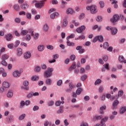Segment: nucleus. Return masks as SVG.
Wrapping results in <instances>:
<instances>
[{"mask_svg": "<svg viewBox=\"0 0 126 126\" xmlns=\"http://www.w3.org/2000/svg\"><path fill=\"white\" fill-rule=\"evenodd\" d=\"M53 72V68L48 67L44 73V77L46 78L51 77L52 76V74Z\"/></svg>", "mask_w": 126, "mask_h": 126, "instance_id": "f257e3e1", "label": "nucleus"}, {"mask_svg": "<svg viewBox=\"0 0 126 126\" xmlns=\"http://www.w3.org/2000/svg\"><path fill=\"white\" fill-rule=\"evenodd\" d=\"M45 1H47V0H42L40 2H38L35 4V7L37 8H41L42 6H44Z\"/></svg>", "mask_w": 126, "mask_h": 126, "instance_id": "f03ea898", "label": "nucleus"}, {"mask_svg": "<svg viewBox=\"0 0 126 126\" xmlns=\"http://www.w3.org/2000/svg\"><path fill=\"white\" fill-rule=\"evenodd\" d=\"M74 88H75V86L73 85L72 82H70L69 83V89L65 90V91L68 93L69 92H71V91H72V89H74Z\"/></svg>", "mask_w": 126, "mask_h": 126, "instance_id": "7ed1b4c3", "label": "nucleus"}, {"mask_svg": "<svg viewBox=\"0 0 126 126\" xmlns=\"http://www.w3.org/2000/svg\"><path fill=\"white\" fill-rule=\"evenodd\" d=\"M103 36L102 35H99L96 36L93 40V43H96L97 41H99V42H102L103 40Z\"/></svg>", "mask_w": 126, "mask_h": 126, "instance_id": "20e7f679", "label": "nucleus"}, {"mask_svg": "<svg viewBox=\"0 0 126 126\" xmlns=\"http://www.w3.org/2000/svg\"><path fill=\"white\" fill-rule=\"evenodd\" d=\"M118 20H120V16L118 14L114 15L113 16V18L111 19V21L112 23H115V22H117Z\"/></svg>", "mask_w": 126, "mask_h": 126, "instance_id": "39448f33", "label": "nucleus"}, {"mask_svg": "<svg viewBox=\"0 0 126 126\" xmlns=\"http://www.w3.org/2000/svg\"><path fill=\"white\" fill-rule=\"evenodd\" d=\"M77 51H79V54H83L85 52V49L82 48V46H78L76 48Z\"/></svg>", "mask_w": 126, "mask_h": 126, "instance_id": "423d86ee", "label": "nucleus"}, {"mask_svg": "<svg viewBox=\"0 0 126 126\" xmlns=\"http://www.w3.org/2000/svg\"><path fill=\"white\" fill-rule=\"evenodd\" d=\"M97 12V7L96 5H92L91 7V13L94 14Z\"/></svg>", "mask_w": 126, "mask_h": 126, "instance_id": "0eeeda50", "label": "nucleus"}, {"mask_svg": "<svg viewBox=\"0 0 126 126\" xmlns=\"http://www.w3.org/2000/svg\"><path fill=\"white\" fill-rule=\"evenodd\" d=\"M86 27L85 26H82L80 27L77 28L76 30V32H77V33H81V32H82V31H84V30H85Z\"/></svg>", "mask_w": 126, "mask_h": 126, "instance_id": "6e6552de", "label": "nucleus"}, {"mask_svg": "<svg viewBox=\"0 0 126 126\" xmlns=\"http://www.w3.org/2000/svg\"><path fill=\"white\" fill-rule=\"evenodd\" d=\"M24 58L26 60H28V59H30L31 58V53L29 51H27L24 54Z\"/></svg>", "mask_w": 126, "mask_h": 126, "instance_id": "1a4fd4ad", "label": "nucleus"}, {"mask_svg": "<svg viewBox=\"0 0 126 126\" xmlns=\"http://www.w3.org/2000/svg\"><path fill=\"white\" fill-rule=\"evenodd\" d=\"M42 30L43 32H48V31H49V25H48L47 24H44Z\"/></svg>", "mask_w": 126, "mask_h": 126, "instance_id": "9d476101", "label": "nucleus"}, {"mask_svg": "<svg viewBox=\"0 0 126 126\" xmlns=\"http://www.w3.org/2000/svg\"><path fill=\"white\" fill-rule=\"evenodd\" d=\"M5 39L8 42L11 41V39H12V34L10 33L7 34L5 35Z\"/></svg>", "mask_w": 126, "mask_h": 126, "instance_id": "9b49d317", "label": "nucleus"}, {"mask_svg": "<svg viewBox=\"0 0 126 126\" xmlns=\"http://www.w3.org/2000/svg\"><path fill=\"white\" fill-rule=\"evenodd\" d=\"M14 77H19L20 76V72L18 70H16L13 73Z\"/></svg>", "mask_w": 126, "mask_h": 126, "instance_id": "f8f14e48", "label": "nucleus"}, {"mask_svg": "<svg viewBox=\"0 0 126 126\" xmlns=\"http://www.w3.org/2000/svg\"><path fill=\"white\" fill-rule=\"evenodd\" d=\"M66 44L67 46H68V47H74L75 45V44L72 42H70L69 39L67 40Z\"/></svg>", "mask_w": 126, "mask_h": 126, "instance_id": "ddd939ff", "label": "nucleus"}, {"mask_svg": "<svg viewBox=\"0 0 126 126\" xmlns=\"http://www.w3.org/2000/svg\"><path fill=\"white\" fill-rule=\"evenodd\" d=\"M119 105V100H115L112 104L113 106V109H117V106Z\"/></svg>", "mask_w": 126, "mask_h": 126, "instance_id": "4468645a", "label": "nucleus"}, {"mask_svg": "<svg viewBox=\"0 0 126 126\" xmlns=\"http://www.w3.org/2000/svg\"><path fill=\"white\" fill-rule=\"evenodd\" d=\"M58 16H59V13L58 12H55L50 15V17L52 19H55V18L58 17Z\"/></svg>", "mask_w": 126, "mask_h": 126, "instance_id": "2eb2a0df", "label": "nucleus"}, {"mask_svg": "<svg viewBox=\"0 0 126 126\" xmlns=\"http://www.w3.org/2000/svg\"><path fill=\"white\" fill-rule=\"evenodd\" d=\"M45 49V45H39L37 47V50L39 52H43Z\"/></svg>", "mask_w": 126, "mask_h": 126, "instance_id": "dca6fc26", "label": "nucleus"}, {"mask_svg": "<svg viewBox=\"0 0 126 126\" xmlns=\"http://www.w3.org/2000/svg\"><path fill=\"white\" fill-rule=\"evenodd\" d=\"M63 106H61L60 107V109L57 111V114H63Z\"/></svg>", "mask_w": 126, "mask_h": 126, "instance_id": "f3484780", "label": "nucleus"}, {"mask_svg": "<svg viewBox=\"0 0 126 126\" xmlns=\"http://www.w3.org/2000/svg\"><path fill=\"white\" fill-rule=\"evenodd\" d=\"M21 8H22L23 10H25L26 8H28L29 7V6L27 3L22 4L20 5Z\"/></svg>", "mask_w": 126, "mask_h": 126, "instance_id": "a211bd4d", "label": "nucleus"}, {"mask_svg": "<svg viewBox=\"0 0 126 126\" xmlns=\"http://www.w3.org/2000/svg\"><path fill=\"white\" fill-rule=\"evenodd\" d=\"M8 58H9V56L7 54H3L1 56V60L2 61H5L6 60H8Z\"/></svg>", "mask_w": 126, "mask_h": 126, "instance_id": "6ab92c4d", "label": "nucleus"}, {"mask_svg": "<svg viewBox=\"0 0 126 126\" xmlns=\"http://www.w3.org/2000/svg\"><path fill=\"white\" fill-rule=\"evenodd\" d=\"M119 60L120 63H126V60H125V57L123 56H120Z\"/></svg>", "mask_w": 126, "mask_h": 126, "instance_id": "aec40b11", "label": "nucleus"}, {"mask_svg": "<svg viewBox=\"0 0 126 126\" xmlns=\"http://www.w3.org/2000/svg\"><path fill=\"white\" fill-rule=\"evenodd\" d=\"M111 33L112 35H116V34L118 33V29H117V28H112L111 30Z\"/></svg>", "mask_w": 126, "mask_h": 126, "instance_id": "412c9836", "label": "nucleus"}, {"mask_svg": "<svg viewBox=\"0 0 126 126\" xmlns=\"http://www.w3.org/2000/svg\"><path fill=\"white\" fill-rule=\"evenodd\" d=\"M74 12V11H73V9L70 8H68V9L66 10L67 14H73Z\"/></svg>", "mask_w": 126, "mask_h": 126, "instance_id": "4be33fe9", "label": "nucleus"}, {"mask_svg": "<svg viewBox=\"0 0 126 126\" xmlns=\"http://www.w3.org/2000/svg\"><path fill=\"white\" fill-rule=\"evenodd\" d=\"M2 86L4 88H8L9 87V83L7 82H3Z\"/></svg>", "mask_w": 126, "mask_h": 126, "instance_id": "5701e85b", "label": "nucleus"}, {"mask_svg": "<svg viewBox=\"0 0 126 126\" xmlns=\"http://www.w3.org/2000/svg\"><path fill=\"white\" fill-rule=\"evenodd\" d=\"M13 96V93L11 91H9L7 94L8 98H11Z\"/></svg>", "mask_w": 126, "mask_h": 126, "instance_id": "b1692460", "label": "nucleus"}, {"mask_svg": "<svg viewBox=\"0 0 126 126\" xmlns=\"http://www.w3.org/2000/svg\"><path fill=\"white\" fill-rule=\"evenodd\" d=\"M45 83L47 84V85H51V84H52V79L47 78L46 80Z\"/></svg>", "mask_w": 126, "mask_h": 126, "instance_id": "393cba45", "label": "nucleus"}, {"mask_svg": "<svg viewBox=\"0 0 126 126\" xmlns=\"http://www.w3.org/2000/svg\"><path fill=\"white\" fill-rule=\"evenodd\" d=\"M102 118V116H95L94 117V121H99Z\"/></svg>", "mask_w": 126, "mask_h": 126, "instance_id": "a878e982", "label": "nucleus"}, {"mask_svg": "<svg viewBox=\"0 0 126 126\" xmlns=\"http://www.w3.org/2000/svg\"><path fill=\"white\" fill-rule=\"evenodd\" d=\"M32 81H36V80H39V76H32Z\"/></svg>", "mask_w": 126, "mask_h": 126, "instance_id": "bb28decb", "label": "nucleus"}, {"mask_svg": "<svg viewBox=\"0 0 126 126\" xmlns=\"http://www.w3.org/2000/svg\"><path fill=\"white\" fill-rule=\"evenodd\" d=\"M17 55L20 57L21 55H22V49L21 48H18L17 50Z\"/></svg>", "mask_w": 126, "mask_h": 126, "instance_id": "cd10ccee", "label": "nucleus"}, {"mask_svg": "<svg viewBox=\"0 0 126 126\" xmlns=\"http://www.w3.org/2000/svg\"><path fill=\"white\" fill-rule=\"evenodd\" d=\"M67 26V21L66 20H63L62 27L63 28L64 27H66V26Z\"/></svg>", "mask_w": 126, "mask_h": 126, "instance_id": "c85d7f7f", "label": "nucleus"}, {"mask_svg": "<svg viewBox=\"0 0 126 126\" xmlns=\"http://www.w3.org/2000/svg\"><path fill=\"white\" fill-rule=\"evenodd\" d=\"M82 88H79L76 91V94L77 95H80L81 94V92H82Z\"/></svg>", "mask_w": 126, "mask_h": 126, "instance_id": "c756f323", "label": "nucleus"}, {"mask_svg": "<svg viewBox=\"0 0 126 126\" xmlns=\"http://www.w3.org/2000/svg\"><path fill=\"white\" fill-rule=\"evenodd\" d=\"M106 107L105 105L101 107L100 108V114H104V111H104V110H106Z\"/></svg>", "mask_w": 126, "mask_h": 126, "instance_id": "7c9ffc66", "label": "nucleus"}, {"mask_svg": "<svg viewBox=\"0 0 126 126\" xmlns=\"http://www.w3.org/2000/svg\"><path fill=\"white\" fill-rule=\"evenodd\" d=\"M28 32H28V31L26 30H22L21 31V34L23 35H27V34L28 33Z\"/></svg>", "mask_w": 126, "mask_h": 126, "instance_id": "2f4dec72", "label": "nucleus"}, {"mask_svg": "<svg viewBox=\"0 0 126 126\" xmlns=\"http://www.w3.org/2000/svg\"><path fill=\"white\" fill-rule=\"evenodd\" d=\"M55 104H56V106H57L59 107V106H61V104H64V101H61L59 100V101H57Z\"/></svg>", "mask_w": 126, "mask_h": 126, "instance_id": "473e14b6", "label": "nucleus"}, {"mask_svg": "<svg viewBox=\"0 0 126 126\" xmlns=\"http://www.w3.org/2000/svg\"><path fill=\"white\" fill-rule=\"evenodd\" d=\"M74 37H75V34L74 33H72L71 35L66 37V40H69L70 38L72 39L74 38Z\"/></svg>", "mask_w": 126, "mask_h": 126, "instance_id": "72a5a7b5", "label": "nucleus"}, {"mask_svg": "<svg viewBox=\"0 0 126 126\" xmlns=\"http://www.w3.org/2000/svg\"><path fill=\"white\" fill-rule=\"evenodd\" d=\"M101 82L102 80H101V79H98L95 81L94 85H98V84H100V83H101Z\"/></svg>", "mask_w": 126, "mask_h": 126, "instance_id": "f704fd0d", "label": "nucleus"}, {"mask_svg": "<svg viewBox=\"0 0 126 126\" xmlns=\"http://www.w3.org/2000/svg\"><path fill=\"white\" fill-rule=\"evenodd\" d=\"M1 64L3 66H7V62L5 60H2L1 62Z\"/></svg>", "mask_w": 126, "mask_h": 126, "instance_id": "c9c22d12", "label": "nucleus"}, {"mask_svg": "<svg viewBox=\"0 0 126 126\" xmlns=\"http://www.w3.org/2000/svg\"><path fill=\"white\" fill-rule=\"evenodd\" d=\"M126 111V107H122L120 110V114H124Z\"/></svg>", "mask_w": 126, "mask_h": 126, "instance_id": "e433bc0d", "label": "nucleus"}, {"mask_svg": "<svg viewBox=\"0 0 126 126\" xmlns=\"http://www.w3.org/2000/svg\"><path fill=\"white\" fill-rule=\"evenodd\" d=\"M108 117H105L104 118H102L101 120L100 123H106V122L108 121Z\"/></svg>", "mask_w": 126, "mask_h": 126, "instance_id": "4c0bfd02", "label": "nucleus"}, {"mask_svg": "<svg viewBox=\"0 0 126 126\" xmlns=\"http://www.w3.org/2000/svg\"><path fill=\"white\" fill-rule=\"evenodd\" d=\"M13 7L15 10H16V11H18V10H19V5L15 4L14 5Z\"/></svg>", "mask_w": 126, "mask_h": 126, "instance_id": "58836bf2", "label": "nucleus"}, {"mask_svg": "<svg viewBox=\"0 0 126 126\" xmlns=\"http://www.w3.org/2000/svg\"><path fill=\"white\" fill-rule=\"evenodd\" d=\"M99 4L100 5L101 8H103V7H104V6H105V3L103 1H100L99 2Z\"/></svg>", "mask_w": 126, "mask_h": 126, "instance_id": "ea45409f", "label": "nucleus"}, {"mask_svg": "<svg viewBox=\"0 0 126 126\" xmlns=\"http://www.w3.org/2000/svg\"><path fill=\"white\" fill-rule=\"evenodd\" d=\"M26 16L28 19H31V18L32 17V15H31L30 13H27Z\"/></svg>", "mask_w": 126, "mask_h": 126, "instance_id": "a19ab883", "label": "nucleus"}, {"mask_svg": "<svg viewBox=\"0 0 126 126\" xmlns=\"http://www.w3.org/2000/svg\"><path fill=\"white\" fill-rule=\"evenodd\" d=\"M14 46V44H13V43H10L8 44L7 45V47L8 48V49H13V46Z\"/></svg>", "mask_w": 126, "mask_h": 126, "instance_id": "79ce46f5", "label": "nucleus"}, {"mask_svg": "<svg viewBox=\"0 0 126 126\" xmlns=\"http://www.w3.org/2000/svg\"><path fill=\"white\" fill-rule=\"evenodd\" d=\"M103 90H104V87L103 86H100L98 89L99 93H102V92H103Z\"/></svg>", "mask_w": 126, "mask_h": 126, "instance_id": "37998d69", "label": "nucleus"}, {"mask_svg": "<svg viewBox=\"0 0 126 126\" xmlns=\"http://www.w3.org/2000/svg\"><path fill=\"white\" fill-rule=\"evenodd\" d=\"M86 79H87V75H84L81 77V80L84 81Z\"/></svg>", "mask_w": 126, "mask_h": 126, "instance_id": "c03bdc74", "label": "nucleus"}, {"mask_svg": "<svg viewBox=\"0 0 126 126\" xmlns=\"http://www.w3.org/2000/svg\"><path fill=\"white\" fill-rule=\"evenodd\" d=\"M124 95V91L123 90H121L118 92V96L119 97H122Z\"/></svg>", "mask_w": 126, "mask_h": 126, "instance_id": "a18cd8bd", "label": "nucleus"}, {"mask_svg": "<svg viewBox=\"0 0 126 126\" xmlns=\"http://www.w3.org/2000/svg\"><path fill=\"white\" fill-rule=\"evenodd\" d=\"M103 67L105 68L107 70H110V68L109 67V63L104 64Z\"/></svg>", "mask_w": 126, "mask_h": 126, "instance_id": "49530a36", "label": "nucleus"}, {"mask_svg": "<svg viewBox=\"0 0 126 126\" xmlns=\"http://www.w3.org/2000/svg\"><path fill=\"white\" fill-rule=\"evenodd\" d=\"M102 18L101 16H97L96 18V21L97 22H100V21H102Z\"/></svg>", "mask_w": 126, "mask_h": 126, "instance_id": "de8ad7c7", "label": "nucleus"}, {"mask_svg": "<svg viewBox=\"0 0 126 126\" xmlns=\"http://www.w3.org/2000/svg\"><path fill=\"white\" fill-rule=\"evenodd\" d=\"M35 70L37 72H39V71H40V70H41V67H40V66H37L35 67Z\"/></svg>", "mask_w": 126, "mask_h": 126, "instance_id": "09e8293b", "label": "nucleus"}, {"mask_svg": "<svg viewBox=\"0 0 126 126\" xmlns=\"http://www.w3.org/2000/svg\"><path fill=\"white\" fill-rule=\"evenodd\" d=\"M109 47V43L108 42H105L103 43V48L104 49H107Z\"/></svg>", "mask_w": 126, "mask_h": 126, "instance_id": "8fccbe9b", "label": "nucleus"}, {"mask_svg": "<svg viewBox=\"0 0 126 126\" xmlns=\"http://www.w3.org/2000/svg\"><path fill=\"white\" fill-rule=\"evenodd\" d=\"M54 105V101L51 100L48 102V106L51 107V106H53Z\"/></svg>", "mask_w": 126, "mask_h": 126, "instance_id": "3c124183", "label": "nucleus"}, {"mask_svg": "<svg viewBox=\"0 0 126 126\" xmlns=\"http://www.w3.org/2000/svg\"><path fill=\"white\" fill-rule=\"evenodd\" d=\"M76 58V57L74 55H71L70 59L72 61H75Z\"/></svg>", "mask_w": 126, "mask_h": 126, "instance_id": "603ef678", "label": "nucleus"}, {"mask_svg": "<svg viewBox=\"0 0 126 126\" xmlns=\"http://www.w3.org/2000/svg\"><path fill=\"white\" fill-rule=\"evenodd\" d=\"M84 17H85V14L84 13H82L80 15L79 18V19H83Z\"/></svg>", "mask_w": 126, "mask_h": 126, "instance_id": "864d4df0", "label": "nucleus"}, {"mask_svg": "<svg viewBox=\"0 0 126 126\" xmlns=\"http://www.w3.org/2000/svg\"><path fill=\"white\" fill-rule=\"evenodd\" d=\"M62 84H63V80H59L57 82L58 86H61Z\"/></svg>", "mask_w": 126, "mask_h": 126, "instance_id": "5fc2aeb1", "label": "nucleus"}, {"mask_svg": "<svg viewBox=\"0 0 126 126\" xmlns=\"http://www.w3.org/2000/svg\"><path fill=\"white\" fill-rule=\"evenodd\" d=\"M26 116V115L25 114H22V115H21L19 117V120H23V119L25 118Z\"/></svg>", "mask_w": 126, "mask_h": 126, "instance_id": "6e6d98bb", "label": "nucleus"}, {"mask_svg": "<svg viewBox=\"0 0 126 126\" xmlns=\"http://www.w3.org/2000/svg\"><path fill=\"white\" fill-rule=\"evenodd\" d=\"M42 69H47V65L45 64H42L41 65Z\"/></svg>", "mask_w": 126, "mask_h": 126, "instance_id": "4d7b16f0", "label": "nucleus"}, {"mask_svg": "<svg viewBox=\"0 0 126 126\" xmlns=\"http://www.w3.org/2000/svg\"><path fill=\"white\" fill-rule=\"evenodd\" d=\"M19 44H20V41L19 40H17L15 42V47L16 48L17 47H18V46H19Z\"/></svg>", "mask_w": 126, "mask_h": 126, "instance_id": "13d9d810", "label": "nucleus"}, {"mask_svg": "<svg viewBox=\"0 0 126 126\" xmlns=\"http://www.w3.org/2000/svg\"><path fill=\"white\" fill-rule=\"evenodd\" d=\"M39 110V106L35 105L33 108V111H38Z\"/></svg>", "mask_w": 126, "mask_h": 126, "instance_id": "bf43d9fd", "label": "nucleus"}, {"mask_svg": "<svg viewBox=\"0 0 126 126\" xmlns=\"http://www.w3.org/2000/svg\"><path fill=\"white\" fill-rule=\"evenodd\" d=\"M23 85L24 86H28V85H29V82L27 81H25L23 82Z\"/></svg>", "mask_w": 126, "mask_h": 126, "instance_id": "052dcab7", "label": "nucleus"}, {"mask_svg": "<svg viewBox=\"0 0 126 126\" xmlns=\"http://www.w3.org/2000/svg\"><path fill=\"white\" fill-rule=\"evenodd\" d=\"M52 58H53V59H54V60H57V59H59V55H58V54L54 55L52 56Z\"/></svg>", "mask_w": 126, "mask_h": 126, "instance_id": "680f3d73", "label": "nucleus"}, {"mask_svg": "<svg viewBox=\"0 0 126 126\" xmlns=\"http://www.w3.org/2000/svg\"><path fill=\"white\" fill-rule=\"evenodd\" d=\"M72 23H73L76 27L79 26V23L75 22V20L72 21Z\"/></svg>", "mask_w": 126, "mask_h": 126, "instance_id": "e2e57ef3", "label": "nucleus"}, {"mask_svg": "<svg viewBox=\"0 0 126 126\" xmlns=\"http://www.w3.org/2000/svg\"><path fill=\"white\" fill-rule=\"evenodd\" d=\"M47 48L48 50H54V46L53 45H48Z\"/></svg>", "mask_w": 126, "mask_h": 126, "instance_id": "0e129e2a", "label": "nucleus"}, {"mask_svg": "<svg viewBox=\"0 0 126 126\" xmlns=\"http://www.w3.org/2000/svg\"><path fill=\"white\" fill-rule=\"evenodd\" d=\"M52 4H58L59 3V2L57 0H53L52 1Z\"/></svg>", "mask_w": 126, "mask_h": 126, "instance_id": "69168bd1", "label": "nucleus"}, {"mask_svg": "<svg viewBox=\"0 0 126 126\" xmlns=\"http://www.w3.org/2000/svg\"><path fill=\"white\" fill-rule=\"evenodd\" d=\"M20 19L19 18H16L15 19V22L16 23H20Z\"/></svg>", "mask_w": 126, "mask_h": 126, "instance_id": "338daca9", "label": "nucleus"}, {"mask_svg": "<svg viewBox=\"0 0 126 126\" xmlns=\"http://www.w3.org/2000/svg\"><path fill=\"white\" fill-rule=\"evenodd\" d=\"M119 19H120V20H124L125 19V16L124 15H120L119 16Z\"/></svg>", "mask_w": 126, "mask_h": 126, "instance_id": "774afa93", "label": "nucleus"}]
</instances>
